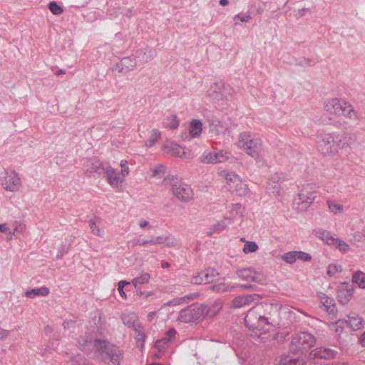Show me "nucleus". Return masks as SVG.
Here are the masks:
<instances>
[{"instance_id": "f257e3e1", "label": "nucleus", "mask_w": 365, "mask_h": 365, "mask_svg": "<svg viewBox=\"0 0 365 365\" xmlns=\"http://www.w3.org/2000/svg\"><path fill=\"white\" fill-rule=\"evenodd\" d=\"M324 109L330 116V119L344 118L354 120L357 118V113L352 105L348 101L337 98H329L324 101Z\"/></svg>"}, {"instance_id": "f03ea898", "label": "nucleus", "mask_w": 365, "mask_h": 365, "mask_svg": "<svg viewBox=\"0 0 365 365\" xmlns=\"http://www.w3.org/2000/svg\"><path fill=\"white\" fill-rule=\"evenodd\" d=\"M235 145L255 159L259 158L263 152L262 140L256 134L249 131L240 133L235 140Z\"/></svg>"}, {"instance_id": "7ed1b4c3", "label": "nucleus", "mask_w": 365, "mask_h": 365, "mask_svg": "<svg viewBox=\"0 0 365 365\" xmlns=\"http://www.w3.org/2000/svg\"><path fill=\"white\" fill-rule=\"evenodd\" d=\"M119 165L120 171H118L110 165L102 168L106 180L113 189L121 188L125 182L126 178L130 175L129 163L127 160H120Z\"/></svg>"}, {"instance_id": "20e7f679", "label": "nucleus", "mask_w": 365, "mask_h": 365, "mask_svg": "<svg viewBox=\"0 0 365 365\" xmlns=\"http://www.w3.org/2000/svg\"><path fill=\"white\" fill-rule=\"evenodd\" d=\"M163 183L178 200L188 202L192 199L194 195L192 189L178 178L173 175L167 176Z\"/></svg>"}, {"instance_id": "39448f33", "label": "nucleus", "mask_w": 365, "mask_h": 365, "mask_svg": "<svg viewBox=\"0 0 365 365\" xmlns=\"http://www.w3.org/2000/svg\"><path fill=\"white\" fill-rule=\"evenodd\" d=\"M346 137L334 135L331 133H324L318 137L317 144L320 151L325 155L334 156L340 148L344 147L343 142Z\"/></svg>"}, {"instance_id": "423d86ee", "label": "nucleus", "mask_w": 365, "mask_h": 365, "mask_svg": "<svg viewBox=\"0 0 365 365\" xmlns=\"http://www.w3.org/2000/svg\"><path fill=\"white\" fill-rule=\"evenodd\" d=\"M364 321L361 316L355 312L347 315V319H339L329 324V329L340 336L346 329L356 331L364 328Z\"/></svg>"}, {"instance_id": "0eeeda50", "label": "nucleus", "mask_w": 365, "mask_h": 365, "mask_svg": "<svg viewBox=\"0 0 365 365\" xmlns=\"http://www.w3.org/2000/svg\"><path fill=\"white\" fill-rule=\"evenodd\" d=\"M263 309L261 306L250 309L245 318L246 326L252 330L268 331L272 325L267 317L262 315Z\"/></svg>"}, {"instance_id": "6e6552de", "label": "nucleus", "mask_w": 365, "mask_h": 365, "mask_svg": "<svg viewBox=\"0 0 365 365\" xmlns=\"http://www.w3.org/2000/svg\"><path fill=\"white\" fill-rule=\"evenodd\" d=\"M94 347L103 360H109L113 365L120 364L122 352L118 347L101 340H96Z\"/></svg>"}, {"instance_id": "1a4fd4ad", "label": "nucleus", "mask_w": 365, "mask_h": 365, "mask_svg": "<svg viewBox=\"0 0 365 365\" xmlns=\"http://www.w3.org/2000/svg\"><path fill=\"white\" fill-rule=\"evenodd\" d=\"M316 344L315 336L307 331L297 334L292 339L291 349L293 351L307 352Z\"/></svg>"}, {"instance_id": "9d476101", "label": "nucleus", "mask_w": 365, "mask_h": 365, "mask_svg": "<svg viewBox=\"0 0 365 365\" xmlns=\"http://www.w3.org/2000/svg\"><path fill=\"white\" fill-rule=\"evenodd\" d=\"M218 174L224 178L230 188L240 195L245 196L249 192V187L239 175L225 170H219Z\"/></svg>"}, {"instance_id": "9b49d317", "label": "nucleus", "mask_w": 365, "mask_h": 365, "mask_svg": "<svg viewBox=\"0 0 365 365\" xmlns=\"http://www.w3.org/2000/svg\"><path fill=\"white\" fill-rule=\"evenodd\" d=\"M204 305L195 304L187 307L179 312L178 321L182 323H198L203 317Z\"/></svg>"}, {"instance_id": "f8f14e48", "label": "nucleus", "mask_w": 365, "mask_h": 365, "mask_svg": "<svg viewBox=\"0 0 365 365\" xmlns=\"http://www.w3.org/2000/svg\"><path fill=\"white\" fill-rule=\"evenodd\" d=\"M1 186L9 192H18L22 187V180L19 174L14 170H7L1 178Z\"/></svg>"}, {"instance_id": "ddd939ff", "label": "nucleus", "mask_w": 365, "mask_h": 365, "mask_svg": "<svg viewBox=\"0 0 365 365\" xmlns=\"http://www.w3.org/2000/svg\"><path fill=\"white\" fill-rule=\"evenodd\" d=\"M314 198L313 192L303 189L293 199V207L300 212L306 211Z\"/></svg>"}, {"instance_id": "4468645a", "label": "nucleus", "mask_w": 365, "mask_h": 365, "mask_svg": "<svg viewBox=\"0 0 365 365\" xmlns=\"http://www.w3.org/2000/svg\"><path fill=\"white\" fill-rule=\"evenodd\" d=\"M202 132V123L200 120L193 119L187 125L180 135L183 141H190L193 138H199Z\"/></svg>"}, {"instance_id": "2eb2a0df", "label": "nucleus", "mask_w": 365, "mask_h": 365, "mask_svg": "<svg viewBox=\"0 0 365 365\" xmlns=\"http://www.w3.org/2000/svg\"><path fill=\"white\" fill-rule=\"evenodd\" d=\"M240 209V204L233 205L230 210V216L225 217L224 219L214 224L212 227L210 229V231L208 232V235H211L214 233L220 232L224 230L228 226V225L233 222L234 219L239 214Z\"/></svg>"}, {"instance_id": "dca6fc26", "label": "nucleus", "mask_w": 365, "mask_h": 365, "mask_svg": "<svg viewBox=\"0 0 365 365\" xmlns=\"http://www.w3.org/2000/svg\"><path fill=\"white\" fill-rule=\"evenodd\" d=\"M230 159V153L222 150L205 151L201 156V161L207 164L222 163Z\"/></svg>"}, {"instance_id": "f3484780", "label": "nucleus", "mask_w": 365, "mask_h": 365, "mask_svg": "<svg viewBox=\"0 0 365 365\" xmlns=\"http://www.w3.org/2000/svg\"><path fill=\"white\" fill-rule=\"evenodd\" d=\"M163 149L166 153L182 159H190L193 157L190 150L185 149L180 145L170 141L165 143Z\"/></svg>"}, {"instance_id": "a211bd4d", "label": "nucleus", "mask_w": 365, "mask_h": 365, "mask_svg": "<svg viewBox=\"0 0 365 365\" xmlns=\"http://www.w3.org/2000/svg\"><path fill=\"white\" fill-rule=\"evenodd\" d=\"M237 277L247 282L262 283L264 281L263 274L257 272L252 267H247L237 269L236 272Z\"/></svg>"}, {"instance_id": "6ab92c4d", "label": "nucleus", "mask_w": 365, "mask_h": 365, "mask_svg": "<svg viewBox=\"0 0 365 365\" xmlns=\"http://www.w3.org/2000/svg\"><path fill=\"white\" fill-rule=\"evenodd\" d=\"M259 299V295L257 294L239 295L230 302V307L233 309H241L256 303Z\"/></svg>"}, {"instance_id": "aec40b11", "label": "nucleus", "mask_w": 365, "mask_h": 365, "mask_svg": "<svg viewBox=\"0 0 365 365\" xmlns=\"http://www.w3.org/2000/svg\"><path fill=\"white\" fill-rule=\"evenodd\" d=\"M355 292L354 288L347 282L341 283L336 290V297L339 302L343 305L347 304L352 299Z\"/></svg>"}, {"instance_id": "412c9836", "label": "nucleus", "mask_w": 365, "mask_h": 365, "mask_svg": "<svg viewBox=\"0 0 365 365\" xmlns=\"http://www.w3.org/2000/svg\"><path fill=\"white\" fill-rule=\"evenodd\" d=\"M218 273L213 269H207L193 277L192 282L195 284L212 283Z\"/></svg>"}, {"instance_id": "4be33fe9", "label": "nucleus", "mask_w": 365, "mask_h": 365, "mask_svg": "<svg viewBox=\"0 0 365 365\" xmlns=\"http://www.w3.org/2000/svg\"><path fill=\"white\" fill-rule=\"evenodd\" d=\"M250 285L247 284H232L226 283L225 279H222L211 287V289L217 292H232L236 288H249Z\"/></svg>"}, {"instance_id": "5701e85b", "label": "nucleus", "mask_w": 365, "mask_h": 365, "mask_svg": "<svg viewBox=\"0 0 365 365\" xmlns=\"http://www.w3.org/2000/svg\"><path fill=\"white\" fill-rule=\"evenodd\" d=\"M337 351L329 348L319 347L312 350L310 354V358H321L331 359L336 356Z\"/></svg>"}, {"instance_id": "b1692460", "label": "nucleus", "mask_w": 365, "mask_h": 365, "mask_svg": "<svg viewBox=\"0 0 365 365\" xmlns=\"http://www.w3.org/2000/svg\"><path fill=\"white\" fill-rule=\"evenodd\" d=\"M175 334V329H170L168 331L165 337L155 342V348L158 349L160 352H163L165 349L168 346L169 344L174 340Z\"/></svg>"}, {"instance_id": "393cba45", "label": "nucleus", "mask_w": 365, "mask_h": 365, "mask_svg": "<svg viewBox=\"0 0 365 365\" xmlns=\"http://www.w3.org/2000/svg\"><path fill=\"white\" fill-rule=\"evenodd\" d=\"M312 235H314L316 237L322 240L324 242L329 245H331V244H333L335 238L330 232L322 228H317L313 230Z\"/></svg>"}, {"instance_id": "a878e982", "label": "nucleus", "mask_w": 365, "mask_h": 365, "mask_svg": "<svg viewBox=\"0 0 365 365\" xmlns=\"http://www.w3.org/2000/svg\"><path fill=\"white\" fill-rule=\"evenodd\" d=\"M150 245H160L165 244L168 247H173L177 245V241L170 236H158L156 237H153L149 240Z\"/></svg>"}, {"instance_id": "bb28decb", "label": "nucleus", "mask_w": 365, "mask_h": 365, "mask_svg": "<svg viewBox=\"0 0 365 365\" xmlns=\"http://www.w3.org/2000/svg\"><path fill=\"white\" fill-rule=\"evenodd\" d=\"M222 304L220 302H215L209 306L204 305L203 317H214L222 309Z\"/></svg>"}, {"instance_id": "cd10ccee", "label": "nucleus", "mask_w": 365, "mask_h": 365, "mask_svg": "<svg viewBox=\"0 0 365 365\" xmlns=\"http://www.w3.org/2000/svg\"><path fill=\"white\" fill-rule=\"evenodd\" d=\"M305 361L302 358L293 356L282 357L275 365H304Z\"/></svg>"}, {"instance_id": "c85d7f7f", "label": "nucleus", "mask_w": 365, "mask_h": 365, "mask_svg": "<svg viewBox=\"0 0 365 365\" xmlns=\"http://www.w3.org/2000/svg\"><path fill=\"white\" fill-rule=\"evenodd\" d=\"M161 138V133L158 129H152L148 133V137L145 143L147 148H151Z\"/></svg>"}, {"instance_id": "c756f323", "label": "nucleus", "mask_w": 365, "mask_h": 365, "mask_svg": "<svg viewBox=\"0 0 365 365\" xmlns=\"http://www.w3.org/2000/svg\"><path fill=\"white\" fill-rule=\"evenodd\" d=\"M135 66V62L129 57L123 58L117 65V67L120 72H127L133 70Z\"/></svg>"}, {"instance_id": "7c9ffc66", "label": "nucleus", "mask_w": 365, "mask_h": 365, "mask_svg": "<svg viewBox=\"0 0 365 365\" xmlns=\"http://www.w3.org/2000/svg\"><path fill=\"white\" fill-rule=\"evenodd\" d=\"M49 289L46 287H41L38 288H34L31 290L26 291L24 295L29 298H34L36 296H47L49 294Z\"/></svg>"}, {"instance_id": "2f4dec72", "label": "nucleus", "mask_w": 365, "mask_h": 365, "mask_svg": "<svg viewBox=\"0 0 365 365\" xmlns=\"http://www.w3.org/2000/svg\"><path fill=\"white\" fill-rule=\"evenodd\" d=\"M351 281L361 289H365V273L362 271H356L353 273Z\"/></svg>"}, {"instance_id": "473e14b6", "label": "nucleus", "mask_w": 365, "mask_h": 365, "mask_svg": "<svg viewBox=\"0 0 365 365\" xmlns=\"http://www.w3.org/2000/svg\"><path fill=\"white\" fill-rule=\"evenodd\" d=\"M180 125V121L175 115H170L163 121V126L170 129H176Z\"/></svg>"}, {"instance_id": "72a5a7b5", "label": "nucleus", "mask_w": 365, "mask_h": 365, "mask_svg": "<svg viewBox=\"0 0 365 365\" xmlns=\"http://www.w3.org/2000/svg\"><path fill=\"white\" fill-rule=\"evenodd\" d=\"M252 19L250 12H240L235 15L232 18L235 25H240L242 23H247Z\"/></svg>"}, {"instance_id": "f704fd0d", "label": "nucleus", "mask_w": 365, "mask_h": 365, "mask_svg": "<svg viewBox=\"0 0 365 365\" xmlns=\"http://www.w3.org/2000/svg\"><path fill=\"white\" fill-rule=\"evenodd\" d=\"M329 212L334 215H340L344 212V207L332 200H327V202Z\"/></svg>"}, {"instance_id": "c9c22d12", "label": "nucleus", "mask_w": 365, "mask_h": 365, "mask_svg": "<svg viewBox=\"0 0 365 365\" xmlns=\"http://www.w3.org/2000/svg\"><path fill=\"white\" fill-rule=\"evenodd\" d=\"M135 339L136 341L137 346L140 349V351H143L144 349V342L146 336L140 327H139V329L135 328Z\"/></svg>"}, {"instance_id": "e433bc0d", "label": "nucleus", "mask_w": 365, "mask_h": 365, "mask_svg": "<svg viewBox=\"0 0 365 365\" xmlns=\"http://www.w3.org/2000/svg\"><path fill=\"white\" fill-rule=\"evenodd\" d=\"M241 240L245 242L242 251L245 255L255 252L259 248L258 245L255 242L247 241L244 238H242Z\"/></svg>"}, {"instance_id": "4c0bfd02", "label": "nucleus", "mask_w": 365, "mask_h": 365, "mask_svg": "<svg viewBox=\"0 0 365 365\" xmlns=\"http://www.w3.org/2000/svg\"><path fill=\"white\" fill-rule=\"evenodd\" d=\"M150 276L148 273H142L140 276L135 277L132 280V284L137 287L139 285L145 284L149 282Z\"/></svg>"}, {"instance_id": "58836bf2", "label": "nucleus", "mask_w": 365, "mask_h": 365, "mask_svg": "<svg viewBox=\"0 0 365 365\" xmlns=\"http://www.w3.org/2000/svg\"><path fill=\"white\" fill-rule=\"evenodd\" d=\"M343 270L342 266L339 264L332 263L328 265L327 274L329 277H336L337 274Z\"/></svg>"}, {"instance_id": "ea45409f", "label": "nucleus", "mask_w": 365, "mask_h": 365, "mask_svg": "<svg viewBox=\"0 0 365 365\" xmlns=\"http://www.w3.org/2000/svg\"><path fill=\"white\" fill-rule=\"evenodd\" d=\"M331 245L335 246L342 253H346L350 250L349 245L346 242L336 237Z\"/></svg>"}, {"instance_id": "a19ab883", "label": "nucleus", "mask_w": 365, "mask_h": 365, "mask_svg": "<svg viewBox=\"0 0 365 365\" xmlns=\"http://www.w3.org/2000/svg\"><path fill=\"white\" fill-rule=\"evenodd\" d=\"M88 224L92 234L98 237L103 236V230L95 220H90Z\"/></svg>"}, {"instance_id": "79ce46f5", "label": "nucleus", "mask_w": 365, "mask_h": 365, "mask_svg": "<svg viewBox=\"0 0 365 365\" xmlns=\"http://www.w3.org/2000/svg\"><path fill=\"white\" fill-rule=\"evenodd\" d=\"M123 322L129 327H135L137 317L134 313L125 314L122 317Z\"/></svg>"}, {"instance_id": "37998d69", "label": "nucleus", "mask_w": 365, "mask_h": 365, "mask_svg": "<svg viewBox=\"0 0 365 365\" xmlns=\"http://www.w3.org/2000/svg\"><path fill=\"white\" fill-rule=\"evenodd\" d=\"M282 182L281 178L278 175L272 176L267 182L268 189H278Z\"/></svg>"}, {"instance_id": "c03bdc74", "label": "nucleus", "mask_w": 365, "mask_h": 365, "mask_svg": "<svg viewBox=\"0 0 365 365\" xmlns=\"http://www.w3.org/2000/svg\"><path fill=\"white\" fill-rule=\"evenodd\" d=\"M281 258L288 264H293L297 261L296 251L286 252L281 257Z\"/></svg>"}, {"instance_id": "a18cd8bd", "label": "nucleus", "mask_w": 365, "mask_h": 365, "mask_svg": "<svg viewBox=\"0 0 365 365\" xmlns=\"http://www.w3.org/2000/svg\"><path fill=\"white\" fill-rule=\"evenodd\" d=\"M190 299H191V298L187 296L174 299L168 302V303L165 304L163 307L177 306V305H179L181 304L186 303V302H189Z\"/></svg>"}, {"instance_id": "49530a36", "label": "nucleus", "mask_w": 365, "mask_h": 365, "mask_svg": "<svg viewBox=\"0 0 365 365\" xmlns=\"http://www.w3.org/2000/svg\"><path fill=\"white\" fill-rule=\"evenodd\" d=\"M48 8L51 12L54 15H59L63 12V8L58 5V4L55 1L49 3Z\"/></svg>"}, {"instance_id": "de8ad7c7", "label": "nucleus", "mask_w": 365, "mask_h": 365, "mask_svg": "<svg viewBox=\"0 0 365 365\" xmlns=\"http://www.w3.org/2000/svg\"><path fill=\"white\" fill-rule=\"evenodd\" d=\"M296 257L297 260L299 259L303 262H310L312 259L310 254L302 251H296Z\"/></svg>"}, {"instance_id": "09e8293b", "label": "nucleus", "mask_w": 365, "mask_h": 365, "mask_svg": "<svg viewBox=\"0 0 365 365\" xmlns=\"http://www.w3.org/2000/svg\"><path fill=\"white\" fill-rule=\"evenodd\" d=\"M165 168L163 165H159L158 167L152 169V176L154 178H161L165 173Z\"/></svg>"}, {"instance_id": "8fccbe9b", "label": "nucleus", "mask_w": 365, "mask_h": 365, "mask_svg": "<svg viewBox=\"0 0 365 365\" xmlns=\"http://www.w3.org/2000/svg\"><path fill=\"white\" fill-rule=\"evenodd\" d=\"M0 232L6 235L9 240H12L11 229L7 223L0 224Z\"/></svg>"}, {"instance_id": "3c124183", "label": "nucleus", "mask_w": 365, "mask_h": 365, "mask_svg": "<svg viewBox=\"0 0 365 365\" xmlns=\"http://www.w3.org/2000/svg\"><path fill=\"white\" fill-rule=\"evenodd\" d=\"M26 228V225L20 222H16L15 227L13 230H11L12 237L14 235H16L17 234L22 233Z\"/></svg>"}, {"instance_id": "603ef678", "label": "nucleus", "mask_w": 365, "mask_h": 365, "mask_svg": "<svg viewBox=\"0 0 365 365\" xmlns=\"http://www.w3.org/2000/svg\"><path fill=\"white\" fill-rule=\"evenodd\" d=\"M129 284H130V282H128L127 281H124V280L120 281L118 284V290L119 292V294L124 299H126V294H125V292H124L123 289L125 285Z\"/></svg>"}, {"instance_id": "864d4df0", "label": "nucleus", "mask_w": 365, "mask_h": 365, "mask_svg": "<svg viewBox=\"0 0 365 365\" xmlns=\"http://www.w3.org/2000/svg\"><path fill=\"white\" fill-rule=\"evenodd\" d=\"M86 171L87 173H92L93 172H96L98 170V166L97 165L92 164L91 168L89 167V165L86 166Z\"/></svg>"}, {"instance_id": "5fc2aeb1", "label": "nucleus", "mask_w": 365, "mask_h": 365, "mask_svg": "<svg viewBox=\"0 0 365 365\" xmlns=\"http://www.w3.org/2000/svg\"><path fill=\"white\" fill-rule=\"evenodd\" d=\"M134 242H135L134 244L135 245H140V246H144L145 245L149 244V240L145 241V240H141L140 239H137Z\"/></svg>"}, {"instance_id": "6e6d98bb", "label": "nucleus", "mask_w": 365, "mask_h": 365, "mask_svg": "<svg viewBox=\"0 0 365 365\" xmlns=\"http://www.w3.org/2000/svg\"><path fill=\"white\" fill-rule=\"evenodd\" d=\"M9 334V331L4 329H0V339L6 338Z\"/></svg>"}, {"instance_id": "4d7b16f0", "label": "nucleus", "mask_w": 365, "mask_h": 365, "mask_svg": "<svg viewBox=\"0 0 365 365\" xmlns=\"http://www.w3.org/2000/svg\"><path fill=\"white\" fill-rule=\"evenodd\" d=\"M359 342L362 346H365V332L359 338Z\"/></svg>"}, {"instance_id": "13d9d810", "label": "nucleus", "mask_w": 365, "mask_h": 365, "mask_svg": "<svg viewBox=\"0 0 365 365\" xmlns=\"http://www.w3.org/2000/svg\"><path fill=\"white\" fill-rule=\"evenodd\" d=\"M156 317V312H150L148 316H147V318H148V321H152L155 317Z\"/></svg>"}, {"instance_id": "bf43d9fd", "label": "nucleus", "mask_w": 365, "mask_h": 365, "mask_svg": "<svg viewBox=\"0 0 365 365\" xmlns=\"http://www.w3.org/2000/svg\"><path fill=\"white\" fill-rule=\"evenodd\" d=\"M139 294H140V295H143L145 298L149 297H150V296H152V295H153V292H141V291H140V292H139Z\"/></svg>"}, {"instance_id": "052dcab7", "label": "nucleus", "mask_w": 365, "mask_h": 365, "mask_svg": "<svg viewBox=\"0 0 365 365\" xmlns=\"http://www.w3.org/2000/svg\"><path fill=\"white\" fill-rule=\"evenodd\" d=\"M322 300H324L323 303L324 305H326V304H327V305H328V304H331V300L326 296L322 298Z\"/></svg>"}, {"instance_id": "680f3d73", "label": "nucleus", "mask_w": 365, "mask_h": 365, "mask_svg": "<svg viewBox=\"0 0 365 365\" xmlns=\"http://www.w3.org/2000/svg\"><path fill=\"white\" fill-rule=\"evenodd\" d=\"M148 225V222L146 220L141 221L139 223V227L141 228H144V227H147Z\"/></svg>"}, {"instance_id": "e2e57ef3", "label": "nucleus", "mask_w": 365, "mask_h": 365, "mask_svg": "<svg viewBox=\"0 0 365 365\" xmlns=\"http://www.w3.org/2000/svg\"><path fill=\"white\" fill-rule=\"evenodd\" d=\"M229 4V1L228 0H220V4L221 6H226Z\"/></svg>"}, {"instance_id": "0e129e2a", "label": "nucleus", "mask_w": 365, "mask_h": 365, "mask_svg": "<svg viewBox=\"0 0 365 365\" xmlns=\"http://www.w3.org/2000/svg\"><path fill=\"white\" fill-rule=\"evenodd\" d=\"M64 73H65V71H64L63 70H62V69H60V70H58V71L56 72V76H59V75H61V74H64Z\"/></svg>"}, {"instance_id": "69168bd1", "label": "nucleus", "mask_w": 365, "mask_h": 365, "mask_svg": "<svg viewBox=\"0 0 365 365\" xmlns=\"http://www.w3.org/2000/svg\"><path fill=\"white\" fill-rule=\"evenodd\" d=\"M149 365H162V364H160L159 363H153V364H150Z\"/></svg>"}, {"instance_id": "338daca9", "label": "nucleus", "mask_w": 365, "mask_h": 365, "mask_svg": "<svg viewBox=\"0 0 365 365\" xmlns=\"http://www.w3.org/2000/svg\"><path fill=\"white\" fill-rule=\"evenodd\" d=\"M160 355H156V358H160Z\"/></svg>"}]
</instances>
